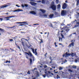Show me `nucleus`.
Masks as SVG:
<instances>
[{"label": "nucleus", "instance_id": "nucleus-1", "mask_svg": "<svg viewBox=\"0 0 79 79\" xmlns=\"http://www.w3.org/2000/svg\"><path fill=\"white\" fill-rule=\"evenodd\" d=\"M25 53L26 54H27L28 55V56H30V57H32V58H33V61H34L35 59H34V57L33 56V55H32V53L31 52L29 51L28 53H27V52H25Z\"/></svg>", "mask_w": 79, "mask_h": 79}, {"label": "nucleus", "instance_id": "nucleus-2", "mask_svg": "<svg viewBox=\"0 0 79 79\" xmlns=\"http://www.w3.org/2000/svg\"><path fill=\"white\" fill-rule=\"evenodd\" d=\"M69 56H71V53H69V50H68V52H67L65 54H64L63 55V57H64L65 56V58H66V57H68Z\"/></svg>", "mask_w": 79, "mask_h": 79}, {"label": "nucleus", "instance_id": "nucleus-3", "mask_svg": "<svg viewBox=\"0 0 79 79\" xmlns=\"http://www.w3.org/2000/svg\"><path fill=\"white\" fill-rule=\"evenodd\" d=\"M51 8L52 9L53 11H56V6L55 5H51Z\"/></svg>", "mask_w": 79, "mask_h": 79}, {"label": "nucleus", "instance_id": "nucleus-4", "mask_svg": "<svg viewBox=\"0 0 79 79\" xmlns=\"http://www.w3.org/2000/svg\"><path fill=\"white\" fill-rule=\"evenodd\" d=\"M66 30V32H68L69 31V27L66 26L65 27H64L63 28L61 29V30Z\"/></svg>", "mask_w": 79, "mask_h": 79}, {"label": "nucleus", "instance_id": "nucleus-5", "mask_svg": "<svg viewBox=\"0 0 79 79\" xmlns=\"http://www.w3.org/2000/svg\"><path fill=\"white\" fill-rule=\"evenodd\" d=\"M66 15V11L65 10H62L61 11V16H65Z\"/></svg>", "mask_w": 79, "mask_h": 79}, {"label": "nucleus", "instance_id": "nucleus-6", "mask_svg": "<svg viewBox=\"0 0 79 79\" xmlns=\"http://www.w3.org/2000/svg\"><path fill=\"white\" fill-rule=\"evenodd\" d=\"M67 8V4L64 3V4L62 5V9L63 10H65L66 8Z\"/></svg>", "mask_w": 79, "mask_h": 79}, {"label": "nucleus", "instance_id": "nucleus-7", "mask_svg": "<svg viewBox=\"0 0 79 79\" xmlns=\"http://www.w3.org/2000/svg\"><path fill=\"white\" fill-rule=\"evenodd\" d=\"M15 16H8L7 17H4V18L6 19V21H8V20H10V18H14Z\"/></svg>", "mask_w": 79, "mask_h": 79}, {"label": "nucleus", "instance_id": "nucleus-8", "mask_svg": "<svg viewBox=\"0 0 79 79\" xmlns=\"http://www.w3.org/2000/svg\"><path fill=\"white\" fill-rule=\"evenodd\" d=\"M7 6H8V5L1 6H0V9H2V8H6Z\"/></svg>", "mask_w": 79, "mask_h": 79}, {"label": "nucleus", "instance_id": "nucleus-9", "mask_svg": "<svg viewBox=\"0 0 79 79\" xmlns=\"http://www.w3.org/2000/svg\"><path fill=\"white\" fill-rule=\"evenodd\" d=\"M30 3L32 6H35V5H37V3H35V2H30Z\"/></svg>", "mask_w": 79, "mask_h": 79}, {"label": "nucleus", "instance_id": "nucleus-10", "mask_svg": "<svg viewBox=\"0 0 79 79\" xmlns=\"http://www.w3.org/2000/svg\"><path fill=\"white\" fill-rule=\"evenodd\" d=\"M27 38H28L27 40V39H26L24 38H23V39L25 40H26V41H27L28 43H29V40H31V39H30V37L29 36H28L27 37Z\"/></svg>", "mask_w": 79, "mask_h": 79}, {"label": "nucleus", "instance_id": "nucleus-11", "mask_svg": "<svg viewBox=\"0 0 79 79\" xmlns=\"http://www.w3.org/2000/svg\"><path fill=\"white\" fill-rule=\"evenodd\" d=\"M74 44V42H72L71 43L69 44V46H68V47H71V46H72V47H73Z\"/></svg>", "mask_w": 79, "mask_h": 79}, {"label": "nucleus", "instance_id": "nucleus-12", "mask_svg": "<svg viewBox=\"0 0 79 79\" xmlns=\"http://www.w3.org/2000/svg\"><path fill=\"white\" fill-rule=\"evenodd\" d=\"M76 54L74 53H73V52H71V53H70V56H71L72 57H74V56H76Z\"/></svg>", "mask_w": 79, "mask_h": 79}, {"label": "nucleus", "instance_id": "nucleus-13", "mask_svg": "<svg viewBox=\"0 0 79 79\" xmlns=\"http://www.w3.org/2000/svg\"><path fill=\"white\" fill-rule=\"evenodd\" d=\"M30 14H32V15H36V12H35L34 11H31L30 12Z\"/></svg>", "mask_w": 79, "mask_h": 79}, {"label": "nucleus", "instance_id": "nucleus-14", "mask_svg": "<svg viewBox=\"0 0 79 79\" xmlns=\"http://www.w3.org/2000/svg\"><path fill=\"white\" fill-rule=\"evenodd\" d=\"M54 16V14H50V15H49V18L52 19Z\"/></svg>", "mask_w": 79, "mask_h": 79}, {"label": "nucleus", "instance_id": "nucleus-15", "mask_svg": "<svg viewBox=\"0 0 79 79\" xmlns=\"http://www.w3.org/2000/svg\"><path fill=\"white\" fill-rule=\"evenodd\" d=\"M23 11V10H20L19 9L14 10L13 11L14 12H16V11Z\"/></svg>", "mask_w": 79, "mask_h": 79}, {"label": "nucleus", "instance_id": "nucleus-16", "mask_svg": "<svg viewBox=\"0 0 79 79\" xmlns=\"http://www.w3.org/2000/svg\"><path fill=\"white\" fill-rule=\"evenodd\" d=\"M40 11H41L43 13H45V12L46 11L45 10L43 9H40Z\"/></svg>", "mask_w": 79, "mask_h": 79}, {"label": "nucleus", "instance_id": "nucleus-17", "mask_svg": "<svg viewBox=\"0 0 79 79\" xmlns=\"http://www.w3.org/2000/svg\"><path fill=\"white\" fill-rule=\"evenodd\" d=\"M50 59L51 60V61L49 63H52V60H52V58L51 57V56H50Z\"/></svg>", "mask_w": 79, "mask_h": 79}, {"label": "nucleus", "instance_id": "nucleus-18", "mask_svg": "<svg viewBox=\"0 0 79 79\" xmlns=\"http://www.w3.org/2000/svg\"><path fill=\"white\" fill-rule=\"evenodd\" d=\"M28 23H24L23 24H20L19 25V26H23V25H27Z\"/></svg>", "mask_w": 79, "mask_h": 79}, {"label": "nucleus", "instance_id": "nucleus-19", "mask_svg": "<svg viewBox=\"0 0 79 79\" xmlns=\"http://www.w3.org/2000/svg\"><path fill=\"white\" fill-rule=\"evenodd\" d=\"M0 31L1 32H4V31H5L4 29H2V28H0Z\"/></svg>", "mask_w": 79, "mask_h": 79}, {"label": "nucleus", "instance_id": "nucleus-20", "mask_svg": "<svg viewBox=\"0 0 79 79\" xmlns=\"http://www.w3.org/2000/svg\"><path fill=\"white\" fill-rule=\"evenodd\" d=\"M16 26H13L12 27H7V28H10L11 29H12L13 28H14V27H16Z\"/></svg>", "mask_w": 79, "mask_h": 79}, {"label": "nucleus", "instance_id": "nucleus-21", "mask_svg": "<svg viewBox=\"0 0 79 79\" xmlns=\"http://www.w3.org/2000/svg\"><path fill=\"white\" fill-rule=\"evenodd\" d=\"M45 3V0H42V3L43 4H44Z\"/></svg>", "mask_w": 79, "mask_h": 79}, {"label": "nucleus", "instance_id": "nucleus-22", "mask_svg": "<svg viewBox=\"0 0 79 79\" xmlns=\"http://www.w3.org/2000/svg\"><path fill=\"white\" fill-rule=\"evenodd\" d=\"M30 64H32V59H30Z\"/></svg>", "mask_w": 79, "mask_h": 79}, {"label": "nucleus", "instance_id": "nucleus-23", "mask_svg": "<svg viewBox=\"0 0 79 79\" xmlns=\"http://www.w3.org/2000/svg\"><path fill=\"white\" fill-rule=\"evenodd\" d=\"M79 60V58H77L75 60V63H77L78 61V60Z\"/></svg>", "mask_w": 79, "mask_h": 79}, {"label": "nucleus", "instance_id": "nucleus-24", "mask_svg": "<svg viewBox=\"0 0 79 79\" xmlns=\"http://www.w3.org/2000/svg\"><path fill=\"white\" fill-rule=\"evenodd\" d=\"M79 4V0H78L77 2V6H78Z\"/></svg>", "mask_w": 79, "mask_h": 79}, {"label": "nucleus", "instance_id": "nucleus-25", "mask_svg": "<svg viewBox=\"0 0 79 79\" xmlns=\"http://www.w3.org/2000/svg\"><path fill=\"white\" fill-rule=\"evenodd\" d=\"M24 23H27V22L25 21V22H20V24H24Z\"/></svg>", "mask_w": 79, "mask_h": 79}, {"label": "nucleus", "instance_id": "nucleus-26", "mask_svg": "<svg viewBox=\"0 0 79 79\" xmlns=\"http://www.w3.org/2000/svg\"><path fill=\"white\" fill-rule=\"evenodd\" d=\"M50 27H53V26L52 24V23H51L50 24Z\"/></svg>", "mask_w": 79, "mask_h": 79}, {"label": "nucleus", "instance_id": "nucleus-27", "mask_svg": "<svg viewBox=\"0 0 79 79\" xmlns=\"http://www.w3.org/2000/svg\"><path fill=\"white\" fill-rule=\"evenodd\" d=\"M73 68H74V69H76V66L74 65H73L72 66Z\"/></svg>", "mask_w": 79, "mask_h": 79}, {"label": "nucleus", "instance_id": "nucleus-28", "mask_svg": "<svg viewBox=\"0 0 79 79\" xmlns=\"http://www.w3.org/2000/svg\"><path fill=\"white\" fill-rule=\"evenodd\" d=\"M31 50H32V52H33V53H35V51H34V49L32 48H31Z\"/></svg>", "mask_w": 79, "mask_h": 79}, {"label": "nucleus", "instance_id": "nucleus-29", "mask_svg": "<svg viewBox=\"0 0 79 79\" xmlns=\"http://www.w3.org/2000/svg\"><path fill=\"white\" fill-rule=\"evenodd\" d=\"M56 4H58L59 3V0H56Z\"/></svg>", "mask_w": 79, "mask_h": 79}, {"label": "nucleus", "instance_id": "nucleus-30", "mask_svg": "<svg viewBox=\"0 0 79 79\" xmlns=\"http://www.w3.org/2000/svg\"><path fill=\"white\" fill-rule=\"evenodd\" d=\"M68 71L70 73H73V70H71V69H69Z\"/></svg>", "mask_w": 79, "mask_h": 79}, {"label": "nucleus", "instance_id": "nucleus-31", "mask_svg": "<svg viewBox=\"0 0 79 79\" xmlns=\"http://www.w3.org/2000/svg\"><path fill=\"white\" fill-rule=\"evenodd\" d=\"M10 61H8V60H6L5 63H10Z\"/></svg>", "mask_w": 79, "mask_h": 79}, {"label": "nucleus", "instance_id": "nucleus-32", "mask_svg": "<svg viewBox=\"0 0 79 79\" xmlns=\"http://www.w3.org/2000/svg\"><path fill=\"white\" fill-rule=\"evenodd\" d=\"M55 5V2H54L53 1H52V2L51 5Z\"/></svg>", "mask_w": 79, "mask_h": 79}, {"label": "nucleus", "instance_id": "nucleus-33", "mask_svg": "<svg viewBox=\"0 0 79 79\" xmlns=\"http://www.w3.org/2000/svg\"><path fill=\"white\" fill-rule=\"evenodd\" d=\"M58 8H60L61 7V5L60 4H59L57 6Z\"/></svg>", "mask_w": 79, "mask_h": 79}, {"label": "nucleus", "instance_id": "nucleus-34", "mask_svg": "<svg viewBox=\"0 0 79 79\" xmlns=\"http://www.w3.org/2000/svg\"><path fill=\"white\" fill-rule=\"evenodd\" d=\"M63 69V68L61 67H59V70L60 71V70H62Z\"/></svg>", "mask_w": 79, "mask_h": 79}, {"label": "nucleus", "instance_id": "nucleus-35", "mask_svg": "<svg viewBox=\"0 0 79 79\" xmlns=\"http://www.w3.org/2000/svg\"><path fill=\"white\" fill-rule=\"evenodd\" d=\"M22 44L23 45V46H24V43L23 41L22 42H21Z\"/></svg>", "mask_w": 79, "mask_h": 79}, {"label": "nucleus", "instance_id": "nucleus-36", "mask_svg": "<svg viewBox=\"0 0 79 79\" xmlns=\"http://www.w3.org/2000/svg\"><path fill=\"white\" fill-rule=\"evenodd\" d=\"M26 56L27 59H29V56H27V55H26Z\"/></svg>", "mask_w": 79, "mask_h": 79}, {"label": "nucleus", "instance_id": "nucleus-37", "mask_svg": "<svg viewBox=\"0 0 79 79\" xmlns=\"http://www.w3.org/2000/svg\"><path fill=\"white\" fill-rule=\"evenodd\" d=\"M58 79L59 78H60V76H58V75H57V77H56Z\"/></svg>", "mask_w": 79, "mask_h": 79}, {"label": "nucleus", "instance_id": "nucleus-38", "mask_svg": "<svg viewBox=\"0 0 79 79\" xmlns=\"http://www.w3.org/2000/svg\"><path fill=\"white\" fill-rule=\"evenodd\" d=\"M45 74H46V76H48V73H47V72H45Z\"/></svg>", "mask_w": 79, "mask_h": 79}, {"label": "nucleus", "instance_id": "nucleus-39", "mask_svg": "<svg viewBox=\"0 0 79 79\" xmlns=\"http://www.w3.org/2000/svg\"><path fill=\"white\" fill-rule=\"evenodd\" d=\"M63 38L60 37H59V41H60V40H62V39Z\"/></svg>", "mask_w": 79, "mask_h": 79}, {"label": "nucleus", "instance_id": "nucleus-40", "mask_svg": "<svg viewBox=\"0 0 79 79\" xmlns=\"http://www.w3.org/2000/svg\"><path fill=\"white\" fill-rule=\"evenodd\" d=\"M54 44H55V47H58V45H56V42H55V43H54Z\"/></svg>", "mask_w": 79, "mask_h": 79}, {"label": "nucleus", "instance_id": "nucleus-41", "mask_svg": "<svg viewBox=\"0 0 79 79\" xmlns=\"http://www.w3.org/2000/svg\"><path fill=\"white\" fill-rule=\"evenodd\" d=\"M43 76L45 78V77H46V74H45L44 75H43Z\"/></svg>", "mask_w": 79, "mask_h": 79}, {"label": "nucleus", "instance_id": "nucleus-42", "mask_svg": "<svg viewBox=\"0 0 79 79\" xmlns=\"http://www.w3.org/2000/svg\"><path fill=\"white\" fill-rule=\"evenodd\" d=\"M47 53H46L44 55L45 56L46 58L47 57Z\"/></svg>", "mask_w": 79, "mask_h": 79}, {"label": "nucleus", "instance_id": "nucleus-43", "mask_svg": "<svg viewBox=\"0 0 79 79\" xmlns=\"http://www.w3.org/2000/svg\"><path fill=\"white\" fill-rule=\"evenodd\" d=\"M75 42V40H71V42Z\"/></svg>", "mask_w": 79, "mask_h": 79}, {"label": "nucleus", "instance_id": "nucleus-44", "mask_svg": "<svg viewBox=\"0 0 79 79\" xmlns=\"http://www.w3.org/2000/svg\"><path fill=\"white\" fill-rule=\"evenodd\" d=\"M27 74H31V73H30V71H28V72L27 73Z\"/></svg>", "mask_w": 79, "mask_h": 79}, {"label": "nucleus", "instance_id": "nucleus-45", "mask_svg": "<svg viewBox=\"0 0 79 79\" xmlns=\"http://www.w3.org/2000/svg\"><path fill=\"white\" fill-rule=\"evenodd\" d=\"M61 36L62 37V38H64V35H63V34H61Z\"/></svg>", "mask_w": 79, "mask_h": 79}, {"label": "nucleus", "instance_id": "nucleus-46", "mask_svg": "<svg viewBox=\"0 0 79 79\" xmlns=\"http://www.w3.org/2000/svg\"><path fill=\"white\" fill-rule=\"evenodd\" d=\"M10 50H11V52H13V51L14 52V50L13 49H11V48H10Z\"/></svg>", "mask_w": 79, "mask_h": 79}, {"label": "nucleus", "instance_id": "nucleus-47", "mask_svg": "<svg viewBox=\"0 0 79 79\" xmlns=\"http://www.w3.org/2000/svg\"><path fill=\"white\" fill-rule=\"evenodd\" d=\"M24 6L26 7H27V6H28V5H27V4H25Z\"/></svg>", "mask_w": 79, "mask_h": 79}, {"label": "nucleus", "instance_id": "nucleus-48", "mask_svg": "<svg viewBox=\"0 0 79 79\" xmlns=\"http://www.w3.org/2000/svg\"><path fill=\"white\" fill-rule=\"evenodd\" d=\"M21 6H22V7L23 8H24V5H23V4H22V5H21Z\"/></svg>", "mask_w": 79, "mask_h": 79}, {"label": "nucleus", "instance_id": "nucleus-49", "mask_svg": "<svg viewBox=\"0 0 79 79\" xmlns=\"http://www.w3.org/2000/svg\"><path fill=\"white\" fill-rule=\"evenodd\" d=\"M10 42H12V41H13V40L12 39H10Z\"/></svg>", "mask_w": 79, "mask_h": 79}, {"label": "nucleus", "instance_id": "nucleus-50", "mask_svg": "<svg viewBox=\"0 0 79 79\" xmlns=\"http://www.w3.org/2000/svg\"><path fill=\"white\" fill-rule=\"evenodd\" d=\"M44 17H47V15H44Z\"/></svg>", "mask_w": 79, "mask_h": 79}, {"label": "nucleus", "instance_id": "nucleus-51", "mask_svg": "<svg viewBox=\"0 0 79 79\" xmlns=\"http://www.w3.org/2000/svg\"><path fill=\"white\" fill-rule=\"evenodd\" d=\"M33 25H34V26H35L36 25H39V24H38V23L35 24H34Z\"/></svg>", "mask_w": 79, "mask_h": 79}, {"label": "nucleus", "instance_id": "nucleus-52", "mask_svg": "<svg viewBox=\"0 0 79 79\" xmlns=\"http://www.w3.org/2000/svg\"><path fill=\"white\" fill-rule=\"evenodd\" d=\"M5 50H6V52H8V51H10V50H9L8 49H5Z\"/></svg>", "mask_w": 79, "mask_h": 79}, {"label": "nucleus", "instance_id": "nucleus-53", "mask_svg": "<svg viewBox=\"0 0 79 79\" xmlns=\"http://www.w3.org/2000/svg\"><path fill=\"white\" fill-rule=\"evenodd\" d=\"M48 66H47L45 65L44 66V68H47Z\"/></svg>", "mask_w": 79, "mask_h": 79}, {"label": "nucleus", "instance_id": "nucleus-54", "mask_svg": "<svg viewBox=\"0 0 79 79\" xmlns=\"http://www.w3.org/2000/svg\"><path fill=\"white\" fill-rule=\"evenodd\" d=\"M41 41L40 42V44H41V43H42L43 42V41H42V40H40Z\"/></svg>", "mask_w": 79, "mask_h": 79}, {"label": "nucleus", "instance_id": "nucleus-55", "mask_svg": "<svg viewBox=\"0 0 79 79\" xmlns=\"http://www.w3.org/2000/svg\"><path fill=\"white\" fill-rule=\"evenodd\" d=\"M3 19L2 18H0V20H1V21H3Z\"/></svg>", "mask_w": 79, "mask_h": 79}, {"label": "nucleus", "instance_id": "nucleus-56", "mask_svg": "<svg viewBox=\"0 0 79 79\" xmlns=\"http://www.w3.org/2000/svg\"><path fill=\"white\" fill-rule=\"evenodd\" d=\"M16 6H17V7H20V6H18V5H16Z\"/></svg>", "mask_w": 79, "mask_h": 79}, {"label": "nucleus", "instance_id": "nucleus-57", "mask_svg": "<svg viewBox=\"0 0 79 79\" xmlns=\"http://www.w3.org/2000/svg\"><path fill=\"white\" fill-rule=\"evenodd\" d=\"M37 55V52H35V55Z\"/></svg>", "mask_w": 79, "mask_h": 79}, {"label": "nucleus", "instance_id": "nucleus-58", "mask_svg": "<svg viewBox=\"0 0 79 79\" xmlns=\"http://www.w3.org/2000/svg\"><path fill=\"white\" fill-rule=\"evenodd\" d=\"M35 52H37V49L36 48L35 50Z\"/></svg>", "mask_w": 79, "mask_h": 79}, {"label": "nucleus", "instance_id": "nucleus-59", "mask_svg": "<svg viewBox=\"0 0 79 79\" xmlns=\"http://www.w3.org/2000/svg\"><path fill=\"white\" fill-rule=\"evenodd\" d=\"M48 74H50L51 73L49 71H48Z\"/></svg>", "mask_w": 79, "mask_h": 79}, {"label": "nucleus", "instance_id": "nucleus-60", "mask_svg": "<svg viewBox=\"0 0 79 79\" xmlns=\"http://www.w3.org/2000/svg\"><path fill=\"white\" fill-rule=\"evenodd\" d=\"M75 21H77V20H76V19L75 20V21H73V23H75Z\"/></svg>", "mask_w": 79, "mask_h": 79}, {"label": "nucleus", "instance_id": "nucleus-61", "mask_svg": "<svg viewBox=\"0 0 79 79\" xmlns=\"http://www.w3.org/2000/svg\"><path fill=\"white\" fill-rule=\"evenodd\" d=\"M41 2V1H37V2Z\"/></svg>", "mask_w": 79, "mask_h": 79}, {"label": "nucleus", "instance_id": "nucleus-62", "mask_svg": "<svg viewBox=\"0 0 79 79\" xmlns=\"http://www.w3.org/2000/svg\"><path fill=\"white\" fill-rule=\"evenodd\" d=\"M17 24H21V22H17Z\"/></svg>", "mask_w": 79, "mask_h": 79}, {"label": "nucleus", "instance_id": "nucleus-63", "mask_svg": "<svg viewBox=\"0 0 79 79\" xmlns=\"http://www.w3.org/2000/svg\"><path fill=\"white\" fill-rule=\"evenodd\" d=\"M27 47H28V48H30V47H31V46H28Z\"/></svg>", "mask_w": 79, "mask_h": 79}, {"label": "nucleus", "instance_id": "nucleus-64", "mask_svg": "<svg viewBox=\"0 0 79 79\" xmlns=\"http://www.w3.org/2000/svg\"><path fill=\"white\" fill-rule=\"evenodd\" d=\"M55 73H58V72L57 71V72H55Z\"/></svg>", "mask_w": 79, "mask_h": 79}]
</instances>
